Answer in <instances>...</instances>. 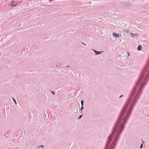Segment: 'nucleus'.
<instances>
[{"label":"nucleus","mask_w":149,"mask_h":149,"mask_svg":"<svg viewBox=\"0 0 149 149\" xmlns=\"http://www.w3.org/2000/svg\"><path fill=\"white\" fill-rule=\"evenodd\" d=\"M149 59L147 64L144 68L141 75L136 83L135 86L131 92L129 98L123 107H128L131 103L129 107H134L136 104L139 96L142 92L143 88L146 85L149 80Z\"/></svg>","instance_id":"nucleus-1"},{"label":"nucleus","mask_w":149,"mask_h":149,"mask_svg":"<svg viewBox=\"0 0 149 149\" xmlns=\"http://www.w3.org/2000/svg\"><path fill=\"white\" fill-rule=\"evenodd\" d=\"M93 50L95 52V54L97 55H98L101 54V52L97 51L93 49Z\"/></svg>","instance_id":"nucleus-2"},{"label":"nucleus","mask_w":149,"mask_h":149,"mask_svg":"<svg viewBox=\"0 0 149 149\" xmlns=\"http://www.w3.org/2000/svg\"><path fill=\"white\" fill-rule=\"evenodd\" d=\"M113 35L115 37H118L119 38V33L116 34L114 32H113Z\"/></svg>","instance_id":"nucleus-3"},{"label":"nucleus","mask_w":149,"mask_h":149,"mask_svg":"<svg viewBox=\"0 0 149 149\" xmlns=\"http://www.w3.org/2000/svg\"><path fill=\"white\" fill-rule=\"evenodd\" d=\"M17 4L16 2H14L12 3H11L10 5L13 7L15 6Z\"/></svg>","instance_id":"nucleus-4"},{"label":"nucleus","mask_w":149,"mask_h":149,"mask_svg":"<svg viewBox=\"0 0 149 149\" xmlns=\"http://www.w3.org/2000/svg\"><path fill=\"white\" fill-rule=\"evenodd\" d=\"M137 49L139 51L141 50L142 49V46L141 45H139Z\"/></svg>","instance_id":"nucleus-5"},{"label":"nucleus","mask_w":149,"mask_h":149,"mask_svg":"<svg viewBox=\"0 0 149 149\" xmlns=\"http://www.w3.org/2000/svg\"><path fill=\"white\" fill-rule=\"evenodd\" d=\"M12 98L13 101H14V103L15 104H17V103L13 97H12Z\"/></svg>","instance_id":"nucleus-6"},{"label":"nucleus","mask_w":149,"mask_h":149,"mask_svg":"<svg viewBox=\"0 0 149 149\" xmlns=\"http://www.w3.org/2000/svg\"><path fill=\"white\" fill-rule=\"evenodd\" d=\"M84 101L82 100H81V106H83L84 105Z\"/></svg>","instance_id":"nucleus-7"},{"label":"nucleus","mask_w":149,"mask_h":149,"mask_svg":"<svg viewBox=\"0 0 149 149\" xmlns=\"http://www.w3.org/2000/svg\"><path fill=\"white\" fill-rule=\"evenodd\" d=\"M129 30V29H128V30L125 29V30H124L123 31L125 32L126 33H127L128 32V31Z\"/></svg>","instance_id":"nucleus-8"},{"label":"nucleus","mask_w":149,"mask_h":149,"mask_svg":"<svg viewBox=\"0 0 149 149\" xmlns=\"http://www.w3.org/2000/svg\"><path fill=\"white\" fill-rule=\"evenodd\" d=\"M130 34L131 36H132V37L134 36V33H130Z\"/></svg>","instance_id":"nucleus-9"},{"label":"nucleus","mask_w":149,"mask_h":149,"mask_svg":"<svg viewBox=\"0 0 149 149\" xmlns=\"http://www.w3.org/2000/svg\"><path fill=\"white\" fill-rule=\"evenodd\" d=\"M50 92L52 93L53 95H54L55 94V92L54 91H50Z\"/></svg>","instance_id":"nucleus-10"},{"label":"nucleus","mask_w":149,"mask_h":149,"mask_svg":"<svg viewBox=\"0 0 149 149\" xmlns=\"http://www.w3.org/2000/svg\"><path fill=\"white\" fill-rule=\"evenodd\" d=\"M84 108V107H83V106H81V112H82L81 110H82Z\"/></svg>","instance_id":"nucleus-11"},{"label":"nucleus","mask_w":149,"mask_h":149,"mask_svg":"<svg viewBox=\"0 0 149 149\" xmlns=\"http://www.w3.org/2000/svg\"><path fill=\"white\" fill-rule=\"evenodd\" d=\"M143 143L141 145V146H140V148H142L143 144L144 143V141H143Z\"/></svg>","instance_id":"nucleus-12"},{"label":"nucleus","mask_w":149,"mask_h":149,"mask_svg":"<svg viewBox=\"0 0 149 149\" xmlns=\"http://www.w3.org/2000/svg\"><path fill=\"white\" fill-rule=\"evenodd\" d=\"M83 116V115H80L79 116L78 119H80Z\"/></svg>","instance_id":"nucleus-13"},{"label":"nucleus","mask_w":149,"mask_h":149,"mask_svg":"<svg viewBox=\"0 0 149 149\" xmlns=\"http://www.w3.org/2000/svg\"><path fill=\"white\" fill-rule=\"evenodd\" d=\"M44 146L43 145H41L38 147H42V148H44Z\"/></svg>","instance_id":"nucleus-14"},{"label":"nucleus","mask_w":149,"mask_h":149,"mask_svg":"<svg viewBox=\"0 0 149 149\" xmlns=\"http://www.w3.org/2000/svg\"><path fill=\"white\" fill-rule=\"evenodd\" d=\"M82 44L83 45H86V43H84L83 42H82Z\"/></svg>","instance_id":"nucleus-15"},{"label":"nucleus","mask_w":149,"mask_h":149,"mask_svg":"<svg viewBox=\"0 0 149 149\" xmlns=\"http://www.w3.org/2000/svg\"><path fill=\"white\" fill-rule=\"evenodd\" d=\"M126 53L127 54L128 56H130L129 53L128 52H127Z\"/></svg>","instance_id":"nucleus-16"},{"label":"nucleus","mask_w":149,"mask_h":149,"mask_svg":"<svg viewBox=\"0 0 149 149\" xmlns=\"http://www.w3.org/2000/svg\"><path fill=\"white\" fill-rule=\"evenodd\" d=\"M123 96V95H121L119 97V98H120L121 97H122Z\"/></svg>","instance_id":"nucleus-17"},{"label":"nucleus","mask_w":149,"mask_h":149,"mask_svg":"<svg viewBox=\"0 0 149 149\" xmlns=\"http://www.w3.org/2000/svg\"><path fill=\"white\" fill-rule=\"evenodd\" d=\"M134 35H135V36H138L137 34H134Z\"/></svg>","instance_id":"nucleus-18"},{"label":"nucleus","mask_w":149,"mask_h":149,"mask_svg":"<svg viewBox=\"0 0 149 149\" xmlns=\"http://www.w3.org/2000/svg\"><path fill=\"white\" fill-rule=\"evenodd\" d=\"M67 67H69V66L68 65L66 66Z\"/></svg>","instance_id":"nucleus-19"}]
</instances>
